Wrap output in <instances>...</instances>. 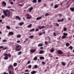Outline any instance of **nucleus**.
<instances>
[{
  "instance_id": "47",
  "label": "nucleus",
  "mask_w": 74,
  "mask_h": 74,
  "mask_svg": "<svg viewBox=\"0 0 74 74\" xmlns=\"http://www.w3.org/2000/svg\"><path fill=\"white\" fill-rule=\"evenodd\" d=\"M1 17L2 18H5V17L4 15H2L1 16Z\"/></svg>"
},
{
  "instance_id": "39",
  "label": "nucleus",
  "mask_w": 74,
  "mask_h": 74,
  "mask_svg": "<svg viewBox=\"0 0 74 74\" xmlns=\"http://www.w3.org/2000/svg\"><path fill=\"white\" fill-rule=\"evenodd\" d=\"M55 24L56 26H58V27H59V25L58 24V23H55Z\"/></svg>"
},
{
  "instance_id": "36",
  "label": "nucleus",
  "mask_w": 74,
  "mask_h": 74,
  "mask_svg": "<svg viewBox=\"0 0 74 74\" xmlns=\"http://www.w3.org/2000/svg\"><path fill=\"white\" fill-rule=\"evenodd\" d=\"M34 60H37V57H35L34 59Z\"/></svg>"
},
{
  "instance_id": "61",
  "label": "nucleus",
  "mask_w": 74,
  "mask_h": 74,
  "mask_svg": "<svg viewBox=\"0 0 74 74\" xmlns=\"http://www.w3.org/2000/svg\"><path fill=\"white\" fill-rule=\"evenodd\" d=\"M2 22H3V20L1 19H0V23Z\"/></svg>"
},
{
  "instance_id": "21",
  "label": "nucleus",
  "mask_w": 74,
  "mask_h": 74,
  "mask_svg": "<svg viewBox=\"0 0 74 74\" xmlns=\"http://www.w3.org/2000/svg\"><path fill=\"white\" fill-rule=\"evenodd\" d=\"M58 5H54V8L55 9H56V8H58Z\"/></svg>"
},
{
  "instance_id": "12",
  "label": "nucleus",
  "mask_w": 74,
  "mask_h": 74,
  "mask_svg": "<svg viewBox=\"0 0 74 74\" xmlns=\"http://www.w3.org/2000/svg\"><path fill=\"white\" fill-rule=\"evenodd\" d=\"M24 25V22H22L19 23V25L21 26H22V25Z\"/></svg>"
},
{
  "instance_id": "48",
  "label": "nucleus",
  "mask_w": 74,
  "mask_h": 74,
  "mask_svg": "<svg viewBox=\"0 0 74 74\" xmlns=\"http://www.w3.org/2000/svg\"><path fill=\"white\" fill-rule=\"evenodd\" d=\"M53 35L55 37L56 36V33H54L53 34Z\"/></svg>"
},
{
  "instance_id": "7",
  "label": "nucleus",
  "mask_w": 74,
  "mask_h": 74,
  "mask_svg": "<svg viewBox=\"0 0 74 74\" xmlns=\"http://www.w3.org/2000/svg\"><path fill=\"white\" fill-rule=\"evenodd\" d=\"M15 19H16V20H18V19L19 21H21V20L20 17L18 16H16Z\"/></svg>"
},
{
  "instance_id": "27",
  "label": "nucleus",
  "mask_w": 74,
  "mask_h": 74,
  "mask_svg": "<svg viewBox=\"0 0 74 74\" xmlns=\"http://www.w3.org/2000/svg\"><path fill=\"white\" fill-rule=\"evenodd\" d=\"M40 60H42V59H44V57H40Z\"/></svg>"
},
{
  "instance_id": "37",
  "label": "nucleus",
  "mask_w": 74,
  "mask_h": 74,
  "mask_svg": "<svg viewBox=\"0 0 74 74\" xmlns=\"http://www.w3.org/2000/svg\"><path fill=\"white\" fill-rule=\"evenodd\" d=\"M43 34V33L42 32H40L39 34L38 35L39 36H41Z\"/></svg>"
},
{
  "instance_id": "22",
  "label": "nucleus",
  "mask_w": 74,
  "mask_h": 74,
  "mask_svg": "<svg viewBox=\"0 0 74 74\" xmlns=\"http://www.w3.org/2000/svg\"><path fill=\"white\" fill-rule=\"evenodd\" d=\"M39 53H40V54H42V53H44V51H43V50H41L39 52Z\"/></svg>"
},
{
  "instance_id": "43",
  "label": "nucleus",
  "mask_w": 74,
  "mask_h": 74,
  "mask_svg": "<svg viewBox=\"0 0 74 74\" xmlns=\"http://www.w3.org/2000/svg\"><path fill=\"white\" fill-rule=\"evenodd\" d=\"M21 37V35H19L17 36V38Z\"/></svg>"
},
{
  "instance_id": "11",
  "label": "nucleus",
  "mask_w": 74,
  "mask_h": 74,
  "mask_svg": "<svg viewBox=\"0 0 74 74\" xmlns=\"http://www.w3.org/2000/svg\"><path fill=\"white\" fill-rule=\"evenodd\" d=\"M2 4L4 6H5L6 4V2H5L4 1H3L2 2Z\"/></svg>"
},
{
  "instance_id": "2",
  "label": "nucleus",
  "mask_w": 74,
  "mask_h": 74,
  "mask_svg": "<svg viewBox=\"0 0 74 74\" xmlns=\"http://www.w3.org/2000/svg\"><path fill=\"white\" fill-rule=\"evenodd\" d=\"M3 13L4 14L5 17H10V12H9L8 10H4L3 11Z\"/></svg>"
},
{
  "instance_id": "9",
  "label": "nucleus",
  "mask_w": 74,
  "mask_h": 74,
  "mask_svg": "<svg viewBox=\"0 0 74 74\" xmlns=\"http://www.w3.org/2000/svg\"><path fill=\"white\" fill-rule=\"evenodd\" d=\"M36 51V49H34V50L31 49L30 51V52L31 53H34Z\"/></svg>"
},
{
  "instance_id": "26",
  "label": "nucleus",
  "mask_w": 74,
  "mask_h": 74,
  "mask_svg": "<svg viewBox=\"0 0 74 74\" xmlns=\"http://www.w3.org/2000/svg\"><path fill=\"white\" fill-rule=\"evenodd\" d=\"M50 15V13H46V14L45 15V16H48Z\"/></svg>"
},
{
  "instance_id": "13",
  "label": "nucleus",
  "mask_w": 74,
  "mask_h": 74,
  "mask_svg": "<svg viewBox=\"0 0 74 74\" xmlns=\"http://www.w3.org/2000/svg\"><path fill=\"white\" fill-rule=\"evenodd\" d=\"M42 18V17L41 16L39 17H37V18H36V20L37 21H38V20H40Z\"/></svg>"
},
{
  "instance_id": "54",
  "label": "nucleus",
  "mask_w": 74,
  "mask_h": 74,
  "mask_svg": "<svg viewBox=\"0 0 74 74\" xmlns=\"http://www.w3.org/2000/svg\"><path fill=\"white\" fill-rule=\"evenodd\" d=\"M38 3H40V2H41V0H38Z\"/></svg>"
},
{
  "instance_id": "1",
  "label": "nucleus",
  "mask_w": 74,
  "mask_h": 74,
  "mask_svg": "<svg viewBox=\"0 0 74 74\" xmlns=\"http://www.w3.org/2000/svg\"><path fill=\"white\" fill-rule=\"evenodd\" d=\"M9 69V74H14V73L13 71L14 70V68L12 65H10L8 67Z\"/></svg>"
},
{
  "instance_id": "57",
  "label": "nucleus",
  "mask_w": 74,
  "mask_h": 74,
  "mask_svg": "<svg viewBox=\"0 0 74 74\" xmlns=\"http://www.w3.org/2000/svg\"><path fill=\"white\" fill-rule=\"evenodd\" d=\"M19 6H21V7H23V5H22V4H20L19 5Z\"/></svg>"
},
{
  "instance_id": "51",
  "label": "nucleus",
  "mask_w": 74,
  "mask_h": 74,
  "mask_svg": "<svg viewBox=\"0 0 74 74\" xmlns=\"http://www.w3.org/2000/svg\"><path fill=\"white\" fill-rule=\"evenodd\" d=\"M19 42H21V41L20 40H18L17 41V43H19Z\"/></svg>"
},
{
  "instance_id": "56",
  "label": "nucleus",
  "mask_w": 74,
  "mask_h": 74,
  "mask_svg": "<svg viewBox=\"0 0 74 74\" xmlns=\"http://www.w3.org/2000/svg\"><path fill=\"white\" fill-rule=\"evenodd\" d=\"M10 4H14V2H10Z\"/></svg>"
},
{
  "instance_id": "53",
  "label": "nucleus",
  "mask_w": 74,
  "mask_h": 74,
  "mask_svg": "<svg viewBox=\"0 0 74 74\" xmlns=\"http://www.w3.org/2000/svg\"><path fill=\"white\" fill-rule=\"evenodd\" d=\"M43 5H44V7H45L46 6H47V4L45 3V4H44Z\"/></svg>"
},
{
  "instance_id": "32",
  "label": "nucleus",
  "mask_w": 74,
  "mask_h": 74,
  "mask_svg": "<svg viewBox=\"0 0 74 74\" xmlns=\"http://www.w3.org/2000/svg\"><path fill=\"white\" fill-rule=\"evenodd\" d=\"M18 53V55H21L22 53V51H19Z\"/></svg>"
},
{
  "instance_id": "46",
  "label": "nucleus",
  "mask_w": 74,
  "mask_h": 74,
  "mask_svg": "<svg viewBox=\"0 0 74 74\" xmlns=\"http://www.w3.org/2000/svg\"><path fill=\"white\" fill-rule=\"evenodd\" d=\"M45 45H48V42H47V41H45Z\"/></svg>"
},
{
  "instance_id": "20",
  "label": "nucleus",
  "mask_w": 74,
  "mask_h": 74,
  "mask_svg": "<svg viewBox=\"0 0 74 74\" xmlns=\"http://www.w3.org/2000/svg\"><path fill=\"white\" fill-rule=\"evenodd\" d=\"M6 28H7L8 30H9V29H11V27L9 26H7L6 27Z\"/></svg>"
},
{
  "instance_id": "14",
  "label": "nucleus",
  "mask_w": 74,
  "mask_h": 74,
  "mask_svg": "<svg viewBox=\"0 0 74 74\" xmlns=\"http://www.w3.org/2000/svg\"><path fill=\"white\" fill-rule=\"evenodd\" d=\"M70 10H71L72 12H74V7L73 8H70Z\"/></svg>"
},
{
  "instance_id": "64",
  "label": "nucleus",
  "mask_w": 74,
  "mask_h": 74,
  "mask_svg": "<svg viewBox=\"0 0 74 74\" xmlns=\"http://www.w3.org/2000/svg\"><path fill=\"white\" fill-rule=\"evenodd\" d=\"M40 49H43V47H40Z\"/></svg>"
},
{
  "instance_id": "62",
  "label": "nucleus",
  "mask_w": 74,
  "mask_h": 74,
  "mask_svg": "<svg viewBox=\"0 0 74 74\" xmlns=\"http://www.w3.org/2000/svg\"><path fill=\"white\" fill-rule=\"evenodd\" d=\"M51 6H53V3H51Z\"/></svg>"
},
{
  "instance_id": "3",
  "label": "nucleus",
  "mask_w": 74,
  "mask_h": 74,
  "mask_svg": "<svg viewBox=\"0 0 74 74\" xmlns=\"http://www.w3.org/2000/svg\"><path fill=\"white\" fill-rule=\"evenodd\" d=\"M15 47V50L17 51H20L22 48L21 46L19 45H16Z\"/></svg>"
},
{
  "instance_id": "25",
  "label": "nucleus",
  "mask_w": 74,
  "mask_h": 74,
  "mask_svg": "<svg viewBox=\"0 0 74 74\" xmlns=\"http://www.w3.org/2000/svg\"><path fill=\"white\" fill-rule=\"evenodd\" d=\"M66 38V36L63 35L62 36V39H64Z\"/></svg>"
},
{
  "instance_id": "19",
  "label": "nucleus",
  "mask_w": 74,
  "mask_h": 74,
  "mask_svg": "<svg viewBox=\"0 0 74 74\" xmlns=\"http://www.w3.org/2000/svg\"><path fill=\"white\" fill-rule=\"evenodd\" d=\"M63 21H64V18H62V20H58V22H63Z\"/></svg>"
},
{
  "instance_id": "58",
  "label": "nucleus",
  "mask_w": 74,
  "mask_h": 74,
  "mask_svg": "<svg viewBox=\"0 0 74 74\" xmlns=\"http://www.w3.org/2000/svg\"><path fill=\"white\" fill-rule=\"evenodd\" d=\"M30 62L28 61L27 63V64H30Z\"/></svg>"
},
{
  "instance_id": "8",
  "label": "nucleus",
  "mask_w": 74,
  "mask_h": 74,
  "mask_svg": "<svg viewBox=\"0 0 74 74\" xmlns=\"http://www.w3.org/2000/svg\"><path fill=\"white\" fill-rule=\"evenodd\" d=\"M45 28V26H41V27L39 26L38 27V29H39V30H41L43 29V28Z\"/></svg>"
},
{
  "instance_id": "18",
  "label": "nucleus",
  "mask_w": 74,
  "mask_h": 74,
  "mask_svg": "<svg viewBox=\"0 0 74 74\" xmlns=\"http://www.w3.org/2000/svg\"><path fill=\"white\" fill-rule=\"evenodd\" d=\"M66 45L67 46V47H69V46H70V44H69V42L66 43Z\"/></svg>"
},
{
  "instance_id": "24",
  "label": "nucleus",
  "mask_w": 74,
  "mask_h": 74,
  "mask_svg": "<svg viewBox=\"0 0 74 74\" xmlns=\"http://www.w3.org/2000/svg\"><path fill=\"white\" fill-rule=\"evenodd\" d=\"M73 48V47L71 46H70V47H69V49H70L71 50H72Z\"/></svg>"
},
{
  "instance_id": "40",
  "label": "nucleus",
  "mask_w": 74,
  "mask_h": 74,
  "mask_svg": "<svg viewBox=\"0 0 74 74\" xmlns=\"http://www.w3.org/2000/svg\"><path fill=\"white\" fill-rule=\"evenodd\" d=\"M3 42H7V40L5 39H4L2 40Z\"/></svg>"
},
{
  "instance_id": "10",
  "label": "nucleus",
  "mask_w": 74,
  "mask_h": 74,
  "mask_svg": "<svg viewBox=\"0 0 74 74\" xmlns=\"http://www.w3.org/2000/svg\"><path fill=\"white\" fill-rule=\"evenodd\" d=\"M8 34L10 36H12V35L14 34V32H10Z\"/></svg>"
},
{
  "instance_id": "55",
  "label": "nucleus",
  "mask_w": 74,
  "mask_h": 74,
  "mask_svg": "<svg viewBox=\"0 0 74 74\" xmlns=\"http://www.w3.org/2000/svg\"><path fill=\"white\" fill-rule=\"evenodd\" d=\"M36 32H38L39 31V29H36Z\"/></svg>"
},
{
  "instance_id": "41",
  "label": "nucleus",
  "mask_w": 74,
  "mask_h": 74,
  "mask_svg": "<svg viewBox=\"0 0 74 74\" xmlns=\"http://www.w3.org/2000/svg\"><path fill=\"white\" fill-rule=\"evenodd\" d=\"M37 67H38V66H37V65H35L34 66V68L35 69H36L37 68Z\"/></svg>"
},
{
  "instance_id": "31",
  "label": "nucleus",
  "mask_w": 74,
  "mask_h": 74,
  "mask_svg": "<svg viewBox=\"0 0 74 74\" xmlns=\"http://www.w3.org/2000/svg\"><path fill=\"white\" fill-rule=\"evenodd\" d=\"M33 37H34V36H29V38L32 39H33Z\"/></svg>"
},
{
  "instance_id": "59",
  "label": "nucleus",
  "mask_w": 74,
  "mask_h": 74,
  "mask_svg": "<svg viewBox=\"0 0 74 74\" xmlns=\"http://www.w3.org/2000/svg\"><path fill=\"white\" fill-rule=\"evenodd\" d=\"M70 5H68L67 6V8H69V7H70Z\"/></svg>"
},
{
  "instance_id": "17",
  "label": "nucleus",
  "mask_w": 74,
  "mask_h": 74,
  "mask_svg": "<svg viewBox=\"0 0 74 74\" xmlns=\"http://www.w3.org/2000/svg\"><path fill=\"white\" fill-rule=\"evenodd\" d=\"M54 50L52 48L51 50H50V52L51 53H52L54 52Z\"/></svg>"
},
{
  "instance_id": "60",
  "label": "nucleus",
  "mask_w": 74,
  "mask_h": 74,
  "mask_svg": "<svg viewBox=\"0 0 74 74\" xmlns=\"http://www.w3.org/2000/svg\"><path fill=\"white\" fill-rule=\"evenodd\" d=\"M11 6H9L8 7V8H11Z\"/></svg>"
},
{
  "instance_id": "15",
  "label": "nucleus",
  "mask_w": 74,
  "mask_h": 74,
  "mask_svg": "<svg viewBox=\"0 0 74 74\" xmlns=\"http://www.w3.org/2000/svg\"><path fill=\"white\" fill-rule=\"evenodd\" d=\"M33 9V8L31 7L29 8V12H30L31 11H32V10Z\"/></svg>"
},
{
  "instance_id": "34",
  "label": "nucleus",
  "mask_w": 74,
  "mask_h": 74,
  "mask_svg": "<svg viewBox=\"0 0 74 74\" xmlns=\"http://www.w3.org/2000/svg\"><path fill=\"white\" fill-rule=\"evenodd\" d=\"M61 63H62L63 66H65L66 65V63L64 62H62Z\"/></svg>"
},
{
  "instance_id": "29",
  "label": "nucleus",
  "mask_w": 74,
  "mask_h": 74,
  "mask_svg": "<svg viewBox=\"0 0 74 74\" xmlns=\"http://www.w3.org/2000/svg\"><path fill=\"white\" fill-rule=\"evenodd\" d=\"M34 29L33 28V29L30 30L29 31L30 32H33V31H34Z\"/></svg>"
},
{
  "instance_id": "28",
  "label": "nucleus",
  "mask_w": 74,
  "mask_h": 74,
  "mask_svg": "<svg viewBox=\"0 0 74 74\" xmlns=\"http://www.w3.org/2000/svg\"><path fill=\"white\" fill-rule=\"evenodd\" d=\"M13 66L14 67H16L17 66V63H15L13 64Z\"/></svg>"
},
{
  "instance_id": "52",
  "label": "nucleus",
  "mask_w": 74,
  "mask_h": 74,
  "mask_svg": "<svg viewBox=\"0 0 74 74\" xmlns=\"http://www.w3.org/2000/svg\"><path fill=\"white\" fill-rule=\"evenodd\" d=\"M42 63L43 64H45V62H42Z\"/></svg>"
},
{
  "instance_id": "45",
  "label": "nucleus",
  "mask_w": 74,
  "mask_h": 74,
  "mask_svg": "<svg viewBox=\"0 0 74 74\" xmlns=\"http://www.w3.org/2000/svg\"><path fill=\"white\" fill-rule=\"evenodd\" d=\"M4 48V46H0V49H2Z\"/></svg>"
},
{
  "instance_id": "50",
  "label": "nucleus",
  "mask_w": 74,
  "mask_h": 74,
  "mask_svg": "<svg viewBox=\"0 0 74 74\" xmlns=\"http://www.w3.org/2000/svg\"><path fill=\"white\" fill-rule=\"evenodd\" d=\"M58 16H62V15L61 14H59Z\"/></svg>"
},
{
  "instance_id": "38",
  "label": "nucleus",
  "mask_w": 74,
  "mask_h": 74,
  "mask_svg": "<svg viewBox=\"0 0 74 74\" xmlns=\"http://www.w3.org/2000/svg\"><path fill=\"white\" fill-rule=\"evenodd\" d=\"M33 3H37V0H33L32 1Z\"/></svg>"
},
{
  "instance_id": "33",
  "label": "nucleus",
  "mask_w": 74,
  "mask_h": 74,
  "mask_svg": "<svg viewBox=\"0 0 74 74\" xmlns=\"http://www.w3.org/2000/svg\"><path fill=\"white\" fill-rule=\"evenodd\" d=\"M32 26V24H30L28 26V27H29V28H30Z\"/></svg>"
},
{
  "instance_id": "42",
  "label": "nucleus",
  "mask_w": 74,
  "mask_h": 74,
  "mask_svg": "<svg viewBox=\"0 0 74 74\" xmlns=\"http://www.w3.org/2000/svg\"><path fill=\"white\" fill-rule=\"evenodd\" d=\"M7 49V47H5L2 50H5V49Z\"/></svg>"
},
{
  "instance_id": "6",
  "label": "nucleus",
  "mask_w": 74,
  "mask_h": 74,
  "mask_svg": "<svg viewBox=\"0 0 74 74\" xmlns=\"http://www.w3.org/2000/svg\"><path fill=\"white\" fill-rule=\"evenodd\" d=\"M57 53L58 54H59V55H62V54L63 53L62 51L60 50H58L57 51Z\"/></svg>"
},
{
  "instance_id": "49",
  "label": "nucleus",
  "mask_w": 74,
  "mask_h": 74,
  "mask_svg": "<svg viewBox=\"0 0 74 74\" xmlns=\"http://www.w3.org/2000/svg\"><path fill=\"white\" fill-rule=\"evenodd\" d=\"M25 72H29V70L26 69L25 70Z\"/></svg>"
},
{
  "instance_id": "5",
  "label": "nucleus",
  "mask_w": 74,
  "mask_h": 74,
  "mask_svg": "<svg viewBox=\"0 0 74 74\" xmlns=\"http://www.w3.org/2000/svg\"><path fill=\"white\" fill-rule=\"evenodd\" d=\"M27 16V19H30L32 18V16L29 14H26Z\"/></svg>"
},
{
  "instance_id": "35",
  "label": "nucleus",
  "mask_w": 74,
  "mask_h": 74,
  "mask_svg": "<svg viewBox=\"0 0 74 74\" xmlns=\"http://www.w3.org/2000/svg\"><path fill=\"white\" fill-rule=\"evenodd\" d=\"M63 30H64V32H66V30H67V28H66V27H64L63 28Z\"/></svg>"
},
{
  "instance_id": "23",
  "label": "nucleus",
  "mask_w": 74,
  "mask_h": 74,
  "mask_svg": "<svg viewBox=\"0 0 74 74\" xmlns=\"http://www.w3.org/2000/svg\"><path fill=\"white\" fill-rule=\"evenodd\" d=\"M63 36H65L66 37L68 35V34L67 33H64L63 34Z\"/></svg>"
},
{
  "instance_id": "16",
  "label": "nucleus",
  "mask_w": 74,
  "mask_h": 74,
  "mask_svg": "<svg viewBox=\"0 0 74 74\" xmlns=\"http://www.w3.org/2000/svg\"><path fill=\"white\" fill-rule=\"evenodd\" d=\"M31 73L32 74H36V71H32V72Z\"/></svg>"
},
{
  "instance_id": "4",
  "label": "nucleus",
  "mask_w": 74,
  "mask_h": 74,
  "mask_svg": "<svg viewBox=\"0 0 74 74\" xmlns=\"http://www.w3.org/2000/svg\"><path fill=\"white\" fill-rule=\"evenodd\" d=\"M5 57H4V59L5 60H7L9 58H11V54L10 53L8 54L7 53H5L4 55Z\"/></svg>"
},
{
  "instance_id": "63",
  "label": "nucleus",
  "mask_w": 74,
  "mask_h": 74,
  "mask_svg": "<svg viewBox=\"0 0 74 74\" xmlns=\"http://www.w3.org/2000/svg\"><path fill=\"white\" fill-rule=\"evenodd\" d=\"M71 18H68V20L69 21H70V20H71Z\"/></svg>"
},
{
  "instance_id": "30",
  "label": "nucleus",
  "mask_w": 74,
  "mask_h": 74,
  "mask_svg": "<svg viewBox=\"0 0 74 74\" xmlns=\"http://www.w3.org/2000/svg\"><path fill=\"white\" fill-rule=\"evenodd\" d=\"M42 44H39L38 45V47H42Z\"/></svg>"
},
{
  "instance_id": "44",
  "label": "nucleus",
  "mask_w": 74,
  "mask_h": 74,
  "mask_svg": "<svg viewBox=\"0 0 74 74\" xmlns=\"http://www.w3.org/2000/svg\"><path fill=\"white\" fill-rule=\"evenodd\" d=\"M31 67H32V65H30L28 66L29 69H30V68H31Z\"/></svg>"
}]
</instances>
